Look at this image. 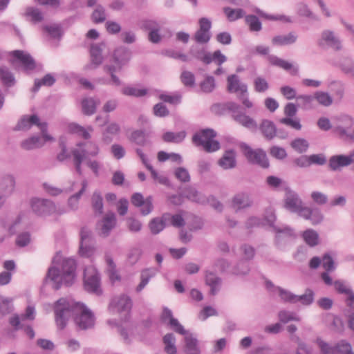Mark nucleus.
<instances>
[{"instance_id":"52","label":"nucleus","mask_w":354,"mask_h":354,"mask_svg":"<svg viewBox=\"0 0 354 354\" xmlns=\"http://www.w3.org/2000/svg\"><path fill=\"white\" fill-rule=\"evenodd\" d=\"M147 89L138 88L133 86H126L122 89V93L124 95L140 97L147 94Z\"/></svg>"},{"instance_id":"11","label":"nucleus","mask_w":354,"mask_h":354,"mask_svg":"<svg viewBox=\"0 0 354 354\" xmlns=\"http://www.w3.org/2000/svg\"><path fill=\"white\" fill-rule=\"evenodd\" d=\"M317 45L323 49L331 48L334 51H339L342 49L341 39L335 32L330 30H324L321 32Z\"/></svg>"},{"instance_id":"59","label":"nucleus","mask_w":354,"mask_h":354,"mask_svg":"<svg viewBox=\"0 0 354 354\" xmlns=\"http://www.w3.org/2000/svg\"><path fill=\"white\" fill-rule=\"evenodd\" d=\"M314 300V292L310 289H306V292L302 295H297L296 303L300 302L303 305H310Z\"/></svg>"},{"instance_id":"15","label":"nucleus","mask_w":354,"mask_h":354,"mask_svg":"<svg viewBox=\"0 0 354 354\" xmlns=\"http://www.w3.org/2000/svg\"><path fill=\"white\" fill-rule=\"evenodd\" d=\"M199 28L193 36V39L198 44H206L211 39L210 29L211 21L205 17H202L198 21Z\"/></svg>"},{"instance_id":"26","label":"nucleus","mask_w":354,"mask_h":354,"mask_svg":"<svg viewBox=\"0 0 354 354\" xmlns=\"http://www.w3.org/2000/svg\"><path fill=\"white\" fill-rule=\"evenodd\" d=\"M100 235L106 237L116 225V216L113 212H108L102 220Z\"/></svg>"},{"instance_id":"32","label":"nucleus","mask_w":354,"mask_h":354,"mask_svg":"<svg viewBox=\"0 0 354 354\" xmlns=\"http://www.w3.org/2000/svg\"><path fill=\"white\" fill-rule=\"evenodd\" d=\"M267 223L273 227L274 232L277 233L276 238L279 239L281 234H284L287 236H292L293 234L292 230L289 227L279 228L274 226V223L276 221V216L272 212H268L265 216Z\"/></svg>"},{"instance_id":"43","label":"nucleus","mask_w":354,"mask_h":354,"mask_svg":"<svg viewBox=\"0 0 354 354\" xmlns=\"http://www.w3.org/2000/svg\"><path fill=\"white\" fill-rule=\"evenodd\" d=\"M189 53L205 64H209L212 62L208 53H206L204 49H200L198 46H192L190 48Z\"/></svg>"},{"instance_id":"18","label":"nucleus","mask_w":354,"mask_h":354,"mask_svg":"<svg viewBox=\"0 0 354 354\" xmlns=\"http://www.w3.org/2000/svg\"><path fill=\"white\" fill-rule=\"evenodd\" d=\"M131 307L132 301L131 298L126 295H122L113 298L109 304V308L112 313H120L129 311Z\"/></svg>"},{"instance_id":"39","label":"nucleus","mask_w":354,"mask_h":354,"mask_svg":"<svg viewBox=\"0 0 354 354\" xmlns=\"http://www.w3.org/2000/svg\"><path fill=\"white\" fill-rule=\"evenodd\" d=\"M99 102V100H95L93 97L83 99L82 101L83 113L86 115H91L94 114L96 110V106Z\"/></svg>"},{"instance_id":"31","label":"nucleus","mask_w":354,"mask_h":354,"mask_svg":"<svg viewBox=\"0 0 354 354\" xmlns=\"http://www.w3.org/2000/svg\"><path fill=\"white\" fill-rule=\"evenodd\" d=\"M297 35L294 32H290L287 35H277L272 38V43L274 46H287L296 42Z\"/></svg>"},{"instance_id":"9","label":"nucleus","mask_w":354,"mask_h":354,"mask_svg":"<svg viewBox=\"0 0 354 354\" xmlns=\"http://www.w3.org/2000/svg\"><path fill=\"white\" fill-rule=\"evenodd\" d=\"M32 125H36L41 130L42 137L45 140V141H53L54 138L48 134V124L46 122H41L39 118L37 115H24L21 118V119L17 123L15 129L16 130H22L27 131L28 130Z\"/></svg>"},{"instance_id":"40","label":"nucleus","mask_w":354,"mask_h":354,"mask_svg":"<svg viewBox=\"0 0 354 354\" xmlns=\"http://www.w3.org/2000/svg\"><path fill=\"white\" fill-rule=\"evenodd\" d=\"M68 129L71 133H75L86 140H88L91 138V135L88 131H93V128L91 127H88L87 129H85L84 127L77 123L70 124L68 125Z\"/></svg>"},{"instance_id":"49","label":"nucleus","mask_w":354,"mask_h":354,"mask_svg":"<svg viewBox=\"0 0 354 354\" xmlns=\"http://www.w3.org/2000/svg\"><path fill=\"white\" fill-rule=\"evenodd\" d=\"M303 238L306 244L310 247H314L318 244L319 235L317 232L313 230H306L303 233Z\"/></svg>"},{"instance_id":"16","label":"nucleus","mask_w":354,"mask_h":354,"mask_svg":"<svg viewBox=\"0 0 354 354\" xmlns=\"http://www.w3.org/2000/svg\"><path fill=\"white\" fill-rule=\"evenodd\" d=\"M254 201L251 194L246 192H240L236 194L232 199V207L236 212L252 207Z\"/></svg>"},{"instance_id":"1","label":"nucleus","mask_w":354,"mask_h":354,"mask_svg":"<svg viewBox=\"0 0 354 354\" xmlns=\"http://www.w3.org/2000/svg\"><path fill=\"white\" fill-rule=\"evenodd\" d=\"M54 311L57 325L60 329L66 327L71 316H75L74 321L79 329L86 330L94 326L93 313L82 303L61 298L55 303Z\"/></svg>"},{"instance_id":"64","label":"nucleus","mask_w":354,"mask_h":354,"mask_svg":"<svg viewBox=\"0 0 354 354\" xmlns=\"http://www.w3.org/2000/svg\"><path fill=\"white\" fill-rule=\"evenodd\" d=\"M317 344L323 354H339L336 344L335 346H330L319 339H317Z\"/></svg>"},{"instance_id":"46","label":"nucleus","mask_w":354,"mask_h":354,"mask_svg":"<svg viewBox=\"0 0 354 354\" xmlns=\"http://www.w3.org/2000/svg\"><path fill=\"white\" fill-rule=\"evenodd\" d=\"M313 95L314 100H316L317 102L322 106L328 107L333 104V97L327 92L316 91Z\"/></svg>"},{"instance_id":"58","label":"nucleus","mask_w":354,"mask_h":354,"mask_svg":"<svg viewBox=\"0 0 354 354\" xmlns=\"http://www.w3.org/2000/svg\"><path fill=\"white\" fill-rule=\"evenodd\" d=\"M314 100V95H300L297 97L298 106L304 109H309L312 108V102Z\"/></svg>"},{"instance_id":"61","label":"nucleus","mask_w":354,"mask_h":354,"mask_svg":"<svg viewBox=\"0 0 354 354\" xmlns=\"http://www.w3.org/2000/svg\"><path fill=\"white\" fill-rule=\"evenodd\" d=\"M180 80L186 87L192 88L195 86V76L190 71H183L180 75Z\"/></svg>"},{"instance_id":"13","label":"nucleus","mask_w":354,"mask_h":354,"mask_svg":"<svg viewBox=\"0 0 354 354\" xmlns=\"http://www.w3.org/2000/svg\"><path fill=\"white\" fill-rule=\"evenodd\" d=\"M84 278V288L88 292L95 293L97 295L102 293L100 286V274L95 269L93 268L86 269Z\"/></svg>"},{"instance_id":"28","label":"nucleus","mask_w":354,"mask_h":354,"mask_svg":"<svg viewBox=\"0 0 354 354\" xmlns=\"http://www.w3.org/2000/svg\"><path fill=\"white\" fill-rule=\"evenodd\" d=\"M161 319L163 322L169 319V325L176 333L179 334L185 333V329L179 323L178 320L173 317L172 312L169 308H165L163 309Z\"/></svg>"},{"instance_id":"10","label":"nucleus","mask_w":354,"mask_h":354,"mask_svg":"<svg viewBox=\"0 0 354 354\" xmlns=\"http://www.w3.org/2000/svg\"><path fill=\"white\" fill-rule=\"evenodd\" d=\"M241 149L249 162L258 165L263 168H268L269 167L268 159L263 149H252L245 143L241 145Z\"/></svg>"},{"instance_id":"44","label":"nucleus","mask_w":354,"mask_h":354,"mask_svg":"<svg viewBox=\"0 0 354 354\" xmlns=\"http://www.w3.org/2000/svg\"><path fill=\"white\" fill-rule=\"evenodd\" d=\"M186 137V132L182 131L177 133L167 131L162 136V139L166 142L180 143Z\"/></svg>"},{"instance_id":"36","label":"nucleus","mask_w":354,"mask_h":354,"mask_svg":"<svg viewBox=\"0 0 354 354\" xmlns=\"http://www.w3.org/2000/svg\"><path fill=\"white\" fill-rule=\"evenodd\" d=\"M45 142L44 138L35 136L23 140L21 142V147L25 150H32L42 147Z\"/></svg>"},{"instance_id":"24","label":"nucleus","mask_w":354,"mask_h":354,"mask_svg":"<svg viewBox=\"0 0 354 354\" xmlns=\"http://www.w3.org/2000/svg\"><path fill=\"white\" fill-rule=\"evenodd\" d=\"M269 62L273 65L283 68L290 73L291 75H297L299 72L298 66H294L292 64L281 59L275 55H269L268 57Z\"/></svg>"},{"instance_id":"41","label":"nucleus","mask_w":354,"mask_h":354,"mask_svg":"<svg viewBox=\"0 0 354 354\" xmlns=\"http://www.w3.org/2000/svg\"><path fill=\"white\" fill-rule=\"evenodd\" d=\"M166 223L167 221L163 218V215L161 217L153 218L149 223L151 232L153 234L160 233L165 227Z\"/></svg>"},{"instance_id":"6","label":"nucleus","mask_w":354,"mask_h":354,"mask_svg":"<svg viewBox=\"0 0 354 354\" xmlns=\"http://www.w3.org/2000/svg\"><path fill=\"white\" fill-rule=\"evenodd\" d=\"M113 59L115 64L105 65L104 66V70L110 74L111 80L113 84L115 86H120L122 82L119 77L115 75V73L120 71L122 66L128 62L129 52L124 48L117 49L114 52Z\"/></svg>"},{"instance_id":"21","label":"nucleus","mask_w":354,"mask_h":354,"mask_svg":"<svg viewBox=\"0 0 354 354\" xmlns=\"http://www.w3.org/2000/svg\"><path fill=\"white\" fill-rule=\"evenodd\" d=\"M205 283L207 286L210 288L209 294L211 295H215L221 290L222 279L218 277L214 272L205 270Z\"/></svg>"},{"instance_id":"17","label":"nucleus","mask_w":354,"mask_h":354,"mask_svg":"<svg viewBox=\"0 0 354 354\" xmlns=\"http://www.w3.org/2000/svg\"><path fill=\"white\" fill-rule=\"evenodd\" d=\"M343 123L342 125H337L334 128V132L336 133L341 139L343 140H354V129L353 133L348 131L354 125L353 119L348 116L345 115L341 120Z\"/></svg>"},{"instance_id":"20","label":"nucleus","mask_w":354,"mask_h":354,"mask_svg":"<svg viewBox=\"0 0 354 354\" xmlns=\"http://www.w3.org/2000/svg\"><path fill=\"white\" fill-rule=\"evenodd\" d=\"M131 203L138 207H141V213L146 216L153 209L152 197L148 196L146 199L140 193H134L131 198Z\"/></svg>"},{"instance_id":"12","label":"nucleus","mask_w":354,"mask_h":354,"mask_svg":"<svg viewBox=\"0 0 354 354\" xmlns=\"http://www.w3.org/2000/svg\"><path fill=\"white\" fill-rule=\"evenodd\" d=\"M95 252L94 238L92 232L86 227L80 230V245L79 253L84 257H89Z\"/></svg>"},{"instance_id":"19","label":"nucleus","mask_w":354,"mask_h":354,"mask_svg":"<svg viewBox=\"0 0 354 354\" xmlns=\"http://www.w3.org/2000/svg\"><path fill=\"white\" fill-rule=\"evenodd\" d=\"M12 55L15 58L12 60L14 66L20 64L26 71L35 69V60L29 54L24 53L22 50H17L12 52Z\"/></svg>"},{"instance_id":"56","label":"nucleus","mask_w":354,"mask_h":354,"mask_svg":"<svg viewBox=\"0 0 354 354\" xmlns=\"http://www.w3.org/2000/svg\"><path fill=\"white\" fill-rule=\"evenodd\" d=\"M216 87L215 79L213 76L207 75L205 80L201 82L200 88L203 93H209L212 92Z\"/></svg>"},{"instance_id":"8","label":"nucleus","mask_w":354,"mask_h":354,"mask_svg":"<svg viewBox=\"0 0 354 354\" xmlns=\"http://www.w3.org/2000/svg\"><path fill=\"white\" fill-rule=\"evenodd\" d=\"M224 106L232 112V117L237 123L252 131L257 130V123L255 120L240 111V106L238 104L234 102H227Z\"/></svg>"},{"instance_id":"45","label":"nucleus","mask_w":354,"mask_h":354,"mask_svg":"<svg viewBox=\"0 0 354 354\" xmlns=\"http://www.w3.org/2000/svg\"><path fill=\"white\" fill-rule=\"evenodd\" d=\"M223 12L230 21H234L239 19L243 18L245 15V11L243 9H234L230 7H225L223 8Z\"/></svg>"},{"instance_id":"30","label":"nucleus","mask_w":354,"mask_h":354,"mask_svg":"<svg viewBox=\"0 0 354 354\" xmlns=\"http://www.w3.org/2000/svg\"><path fill=\"white\" fill-rule=\"evenodd\" d=\"M90 53L91 63V64L86 66L87 69L96 68L102 64L103 59L102 56V48L98 44H94L91 46Z\"/></svg>"},{"instance_id":"25","label":"nucleus","mask_w":354,"mask_h":354,"mask_svg":"<svg viewBox=\"0 0 354 354\" xmlns=\"http://www.w3.org/2000/svg\"><path fill=\"white\" fill-rule=\"evenodd\" d=\"M300 216L306 220L310 221L313 225H317L324 219V215L321 210L317 207L310 208L305 207V208L303 209Z\"/></svg>"},{"instance_id":"63","label":"nucleus","mask_w":354,"mask_h":354,"mask_svg":"<svg viewBox=\"0 0 354 354\" xmlns=\"http://www.w3.org/2000/svg\"><path fill=\"white\" fill-rule=\"evenodd\" d=\"M254 88L257 93H264L269 88V84L265 78L257 77L254 80Z\"/></svg>"},{"instance_id":"50","label":"nucleus","mask_w":354,"mask_h":354,"mask_svg":"<svg viewBox=\"0 0 354 354\" xmlns=\"http://www.w3.org/2000/svg\"><path fill=\"white\" fill-rule=\"evenodd\" d=\"M245 21L249 26L250 30L252 32H259L262 29L261 22L256 15H247L245 17Z\"/></svg>"},{"instance_id":"42","label":"nucleus","mask_w":354,"mask_h":354,"mask_svg":"<svg viewBox=\"0 0 354 354\" xmlns=\"http://www.w3.org/2000/svg\"><path fill=\"white\" fill-rule=\"evenodd\" d=\"M165 345V351L168 354H176L177 349L175 346L176 337L173 333H167L162 339Z\"/></svg>"},{"instance_id":"38","label":"nucleus","mask_w":354,"mask_h":354,"mask_svg":"<svg viewBox=\"0 0 354 354\" xmlns=\"http://www.w3.org/2000/svg\"><path fill=\"white\" fill-rule=\"evenodd\" d=\"M88 183L86 180L82 182V188L76 194L71 196L68 200V205L71 210H77L79 205V200L86 189Z\"/></svg>"},{"instance_id":"7","label":"nucleus","mask_w":354,"mask_h":354,"mask_svg":"<svg viewBox=\"0 0 354 354\" xmlns=\"http://www.w3.org/2000/svg\"><path fill=\"white\" fill-rule=\"evenodd\" d=\"M227 91L230 93L240 92L238 98L242 102V104L248 109L253 106V103L248 97V86L245 84L240 82L238 75L233 74L227 77Z\"/></svg>"},{"instance_id":"22","label":"nucleus","mask_w":354,"mask_h":354,"mask_svg":"<svg viewBox=\"0 0 354 354\" xmlns=\"http://www.w3.org/2000/svg\"><path fill=\"white\" fill-rule=\"evenodd\" d=\"M184 335L185 346L183 348L185 354H201V350L198 345V341L192 333L185 330Z\"/></svg>"},{"instance_id":"27","label":"nucleus","mask_w":354,"mask_h":354,"mask_svg":"<svg viewBox=\"0 0 354 354\" xmlns=\"http://www.w3.org/2000/svg\"><path fill=\"white\" fill-rule=\"evenodd\" d=\"M354 161L345 155L333 156L329 159L328 167L332 171H337L339 167L350 165Z\"/></svg>"},{"instance_id":"23","label":"nucleus","mask_w":354,"mask_h":354,"mask_svg":"<svg viewBox=\"0 0 354 354\" xmlns=\"http://www.w3.org/2000/svg\"><path fill=\"white\" fill-rule=\"evenodd\" d=\"M259 129L263 138L268 141L273 140L277 136V127L271 120H262L259 126Z\"/></svg>"},{"instance_id":"55","label":"nucleus","mask_w":354,"mask_h":354,"mask_svg":"<svg viewBox=\"0 0 354 354\" xmlns=\"http://www.w3.org/2000/svg\"><path fill=\"white\" fill-rule=\"evenodd\" d=\"M250 270V265L248 261L241 260L233 268L232 273L236 275H246Z\"/></svg>"},{"instance_id":"35","label":"nucleus","mask_w":354,"mask_h":354,"mask_svg":"<svg viewBox=\"0 0 354 354\" xmlns=\"http://www.w3.org/2000/svg\"><path fill=\"white\" fill-rule=\"evenodd\" d=\"M91 207L95 215L100 216L104 212V203L102 196L99 191H95L91 196Z\"/></svg>"},{"instance_id":"3","label":"nucleus","mask_w":354,"mask_h":354,"mask_svg":"<svg viewBox=\"0 0 354 354\" xmlns=\"http://www.w3.org/2000/svg\"><path fill=\"white\" fill-rule=\"evenodd\" d=\"M76 263L71 258L64 259L62 263L61 272L55 267L48 269L46 279H50L54 283V288L58 290L62 283L70 286L75 277Z\"/></svg>"},{"instance_id":"53","label":"nucleus","mask_w":354,"mask_h":354,"mask_svg":"<svg viewBox=\"0 0 354 354\" xmlns=\"http://www.w3.org/2000/svg\"><path fill=\"white\" fill-rule=\"evenodd\" d=\"M185 194L188 199L198 203H203L206 201L205 197L194 187L187 188Z\"/></svg>"},{"instance_id":"47","label":"nucleus","mask_w":354,"mask_h":354,"mask_svg":"<svg viewBox=\"0 0 354 354\" xmlns=\"http://www.w3.org/2000/svg\"><path fill=\"white\" fill-rule=\"evenodd\" d=\"M55 78L51 74H46L41 80H35L32 91H37L41 86H51L55 83Z\"/></svg>"},{"instance_id":"62","label":"nucleus","mask_w":354,"mask_h":354,"mask_svg":"<svg viewBox=\"0 0 354 354\" xmlns=\"http://www.w3.org/2000/svg\"><path fill=\"white\" fill-rule=\"evenodd\" d=\"M139 26L142 30L150 32L159 28L160 26L156 20L145 19L140 21Z\"/></svg>"},{"instance_id":"37","label":"nucleus","mask_w":354,"mask_h":354,"mask_svg":"<svg viewBox=\"0 0 354 354\" xmlns=\"http://www.w3.org/2000/svg\"><path fill=\"white\" fill-rule=\"evenodd\" d=\"M15 179L10 174L5 175L1 178V189L5 195H10L15 189Z\"/></svg>"},{"instance_id":"51","label":"nucleus","mask_w":354,"mask_h":354,"mask_svg":"<svg viewBox=\"0 0 354 354\" xmlns=\"http://www.w3.org/2000/svg\"><path fill=\"white\" fill-rule=\"evenodd\" d=\"M0 77L3 83L7 86H12L15 83L12 73L6 66L0 67Z\"/></svg>"},{"instance_id":"5","label":"nucleus","mask_w":354,"mask_h":354,"mask_svg":"<svg viewBox=\"0 0 354 354\" xmlns=\"http://www.w3.org/2000/svg\"><path fill=\"white\" fill-rule=\"evenodd\" d=\"M30 204L32 211L39 216H47L54 213L61 215L66 212L64 208H57L56 205L48 199L32 198Z\"/></svg>"},{"instance_id":"2","label":"nucleus","mask_w":354,"mask_h":354,"mask_svg":"<svg viewBox=\"0 0 354 354\" xmlns=\"http://www.w3.org/2000/svg\"><path fill=\"white\" fill-rule=\"evenodd\" d=\"M77 148L71 150L73 162L75 171L79 175L82 174V164L83 161L93 171L96 176H99L100 163L97 160H91L89 157H95L100 152L99 147L95 142H80L76 145Z\"/></svg>"},{"instance_id":"29","label":"nucleus","mask_w":354,"mask_h":354,"mask_svg":"<svg viewBox=\"0 0 354 354\" xmlns=\"http://www.w3.org/2000/svg\"><path fill=\"white\" fill-rule=\"evenodd\" d=\"M218 164L223 169H233L236 166V155L234 150L226 151L218 160Z\"/></svg>"},{"instance_id":"14","label":"nucleus","mask_w":354,"mask_h":354,"mask_svg":"<svg viewBox=\"0 0 354 354\" xmlns=\"http://www.w3.org/2000/svg\"><path fill=\"white\" fill-rule=\"evenodd\" d=\"M284 207L286 209L291 212L297 213L300 216L303 209H304L306 206L303 205L302 200L295 192L290 189H286L284 198Z\"/></svg>"},{"instance_id":"57","label":"nucleus","mask_w":354,"mask_h":354,"mask_svg":"<svg viewBox=\"0 0 354 354\" xmlns=\"http://www.w3.org/2000/svg\"><path fill=\"white\" fill-rule=\"evenodd\" d=\"M92 21L95 24L102 23L106 20L104 8L101 5H97L91 15Z\"/></svg>"},{"instance_id":"60","label":"nucleus","mask_w":354,"mask_h":354,"mask_svg":"<svg viewBox=\"0 0 354 354\" xmlns=\"http://www.w3.org/2000/svg\"><path fill=\"white\" fill-rule=\"evenodd\" d=\"M130 140L140 146L145 145L147 140L145 131L141 130L134 131L131 134Z\"/></svg>"},{"instance_id":"33","label":"nucleus","mask_w":354,"mask_h":354,"mask_svg":"<svg viewBox=\"0 0 354 354\" xmlns=\"http://www.w3.org/2000/svg\"><path fill=\"white\" fill-rule=\"evenodd\" d=\"M338 68L346 76L354 78V59L346 57L337 64Z\"/></svg>"},{"instance_id":"34","label":"nucleus","mask_w":354,"mask_h":354,"mask_svg":"<svg viewBox=\"0 0 354 354\" xmlns=\"http://www.w3.org/2000/svg\"><path fill=\"white\" fill-rule=\"evenodd\" d=\"M157 272L158 270L153 268L142 270L140 273V282L136 288V292H141Z\"/></svg>"},{"instance_id":"4","label":"nucleus","mask_w":354,"mask_h":354,"mask_svg":"<svg viewBox=\"0 0 354 354\" xmlns=\"http://www.w3.org/2000/svg\"><path fill=\"white\" fill-rule=\"evenodd\" d=\"M216 132L212 129H204L195 133L192 137V142L196 147H203L207 153H212L221 148L220 142L214 140Z\"/></svg>"},{"instance_id":"48","label":"nucleus","mask_w":354,"mask_h":354,"mask_svg":"<svg viewBox=\"0 0 354 354\" xmlns=\"http://www.w3.org/2000/svg\"><path fill=\"white\" fill-rule=\"evenodd\" d=\"M290 145L299 153H305L309 147L308 142L306 139L301 138L293 140Z\"/></svg>"},{"instance_id":"54","label":"nucleus","mask_w":354,"mask_h":354,"mask_svg":"<svg viewBox=\"0 0 354 354\" xmlns=\"http://www.w3.org/2000/svg\"><path fill=\"white\" fill-rule=\"evenodd\" d=\"M163 218L167 222H170L171 225L176 227H181L185 225V221L180 214H176L171 215L170 214L166 213L163 214Z\"/></svg>"}]
</instances>
